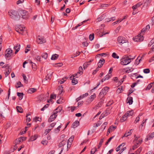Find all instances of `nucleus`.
<instances>
[{
    "label": "nucleus",
    "mask_w": 154,
    "mask_h": 154,
    "mask_svg": "<svg viewBox=\"0 0 154 154\" xmlns=\"http://www.w3.org/2000/svg\"><path fill=\"white\" fill-rule=\"evenodd\" d=\"M8 14L10 17L15 20H19L20 16L18 14L17 11L14 10H11L8 12Z\"/></svg>",
    "instance_id": "nucleus-1"
},
{
    "label": "nucleus",
    "mask_w": 154,
    "mask_h": 154,
    "mask_svg": "<svg viewBox=\"0 0 154 154\" xmlns=\"http://www.w3.org/2000/svg\"><path fill=\"white\" fill-rule=\"evenodd\" d=\"M131 58L127 55L124 56L121 60L120 63L123 65H126L131 62Z\"/></svg>",
    "instance_id": "nucleus-2"
},
{
    "label": "nucleus",
    "mask_w": 154,
    "mask_h": 154,
    "mask_svg": "<svg viewBox=\"0 0 154 154\" xmlns=\"http://www.w3.org/2000/svg\"><path fill=\"white\" fill-rule=\"evenodd\" d=\"M133 111L132 110L128 111L121 118L120 122H124L127 119L128 116H132L133 114Z\"/></svg>",
    "instance_id": "nucleus-3"
},
{
    "label": "nucleus",
    "mask_w": 154,
    "mask_h": 154,
    "mask_svg": "<svg viewBox=\"0 0 154 154\" xmlns=\"http://www.w3.org/2000/svg\"><path fill=\"white\" fill-rule=\"evenodd\" d=\"M15 29L17 32L23 35L25 31V27H23L21 25L16 26L15 27Z\"/></svg>",
    "instance_id": "nucleus-4"
},
{
    "label": "nucleus",
    "mask_w": 154,
    "mask_h": 154,
    "mask_svg": "<svg viewBox=\"0 0 154 154\" xmlns=\"http://www.w3.org/2000/svg\"><path fill=\"white\" fill-rule=\"evenodd\" d=\"M109 88L107 87H106L103 88L99 94V96L100 97H103L105 95L107 92L108 91Z\"/></svg>",
    "instance_id": "nucleus-5"
},
{
    "label": "nucleus",
    "mask_w": 154,
    "mask_h": 154,
    "mask_svg": "<svg viewBox=\"0 0 154 154\" xmlns=\"http://www.w3.org/2000/svg\"><path fill=\"white\" fill-rule=\"evenodd\" d=\"M141 33L140 34H139L135 37H134L133 38V40L135 42H140L142 41L144 39V38L143 36L142 35H141Z\"/></svg>",
    "instance_id": "nucleus-6"
},
{
    "label": "nucleus",
    "mask_w": 154,
    "mask_h": 154,
    "mask_svg": "<svg viewBox=\"0 0 154 154\" xmlns=\"http://www.w3.org/2000/svg\"><path fill=\"white\" fill-rule=\"evenodd\" d=\"M117 41L121 45L124 43L127 42V40L125 37L122 36L119 37L117 38Z\"/></svg>",
    "instance_id": "nucleus-7"
},
{
    "label": "nucleus",
    "mask_w": 154,
    "mask_h": 154,
    "mask_svg": "<svg viewBox=\"0 0 154 154\" xmlns=\"http://www.w3.org/2000/svg\"><path fill=\"white\" fill-rule=\"evenodd\" d=\"M12 52V50L10 48L7 49L5 52V57L6 58L11 57Z\"/></svg>",
    "instance_id": "nucleus-8"
},
{
    "label": "nucleus",
    "mask_w": 154,
    "mask_h": 154,
    "mask_svg": "<svg viewBox=\"0 0 154 154\" xmlns=\"http://www.w3.org/2000/svg\"><path fill=\"white\" fill-rule=\"evenodd\" d=\"M37 42L38 43L42 44L45 43L46 40L42 37L38 35L37 37Z\"/></svg>",
    "instance_id": "nucleus-9"
},
{
    "label": "nucleus",
    "mask_w": 154,
    "mask_h": 154,
    "mask_svg": "<svg viewBox=\"0 0 154 154\" xmlns=\"http://www.w3.org/2000/svg\"><path fill=\"white\" fill-rule=\"evenodd\" d=\"M74 138V136H72L68 140L67 144V149L69 148L70 147V145L71 144L72 142L73 141Z\"/></svg>",
    "instance_id": "nucleus-10"
},
{
    "label": "nucleus",
    "mask_w": 154,
    "mask_h": 154,
    "mask_svg": "<svg viewBox=\"0 0 154 154\" xmlns=\"http://www.w3.org/2000/svg\"><path fill=\"white\" fill-rule=\"evenodd\" d=\"M96 97V95L95 94H94L93 95L91 96V97L88 98L87 101L88 104H90L91 102L94 100Z\"/></svg>",
    "instance_id": "nucleus-11"
},
{
    "label": "nucleus",
    "mask_w": 154,
    "mask_h": 154,
    "mask_svg": "<svg viewBox=\"0 0 154 154\" xmlns=\"http://www.w3.org/2000/svg\"><path fill=\"white\" fill-rule=\"evenodd\" d=\"M20 48V44H17L16 46L14 47V49L15 50V54H16L19 51Z\"/></svg>",
    "instance_id": "nucleus-12"
},
{
    "label": "nucleus",
    "mask_w": 154,
    "mask_h": 154,
    "mask_svg": "<svg viewBox=\"0 0 154 154\" xmlns=\"http://www.w3.org/2000/svg\"><path fill=\"white\" fill-rule=\"evenodd\" d=\"M76 77L75 76H74V75H73V77H72V76H71L70 79L71 80H72V83L73 84V85H75L78 83V81L76 79H75V78L74 77Z\"/></svg>",
    "instance_id": "nucleus-13"
},
{
    "label": "nucleus",
    "mask_w": 154,
    "mask_h": 154,
    "mask_svg": "<svg viewBox=\"0 0 154 154\" xmlns=\"http://www.w3.org/2000/svg\"><path fill=\"white\" fill-rule=\"evenodd\" d=\"M154 137V132L149 134L146 137V140H150L151 138H152Z\"/></svg>",
    "instance_id": "nucleus-14"
},
{
    "label": "nucleus",
    "mask_w": 154,
    "mask_h": 154,
    "mask_svg": "<svg viewBox=\"0 0 154 154\" xmlns=\"http://www.w3.org/2000/svg\"><path fill=\"white\" fill-rule=\"evenodd\" d=\"M105 60L103 59H102L100 60L98 64V67L99 68L101 67L103 65V64L105 63Z\"/></svg>",
    "instance_id": "nucleus-15"
},
{
    "label": "nucleus",
    "mask_w": 154,
    "mask_h": 154,
    "mask_svg": "<svg viewBox=\"0 0 154 154\" xmlns=\"http://www.w3.org/2000/svg\"><path fill=\"white\" fill-rule=\"evenodd\" d=\"M151 0H143V7H147L151 2Z\"/></svg>",
    "instance_id": "nucleus-16"
},
{
    "label": "nucleus",
    "mask_w": 154,
    "mask_h": 154,
    "mask_svg": "<svg viewBox=\"0 0 154 154\" xmlns=\"http://www.w3.org/2000/svg\"><path fill=\"white\" fill-rule=\"evenodd\" d=\"M57 115H54V114L52 115L48 119V122H50L54 120L56 118Z\"/></svg>",
    "instance_id": "nucleus-17"
},
{
    "label": "nucleus",
    "mask_w": 154,
    "mask_h": 154,
    "mask_svg": "<svg viewBox=\"0 0 154 154\" xmlns=\"http://www.w3.org/2000/svg\"><path fill=\"white\" fill-rule=\"evenodd\" d=\"M111 76V75L109 74V73L106 76L103 78L101 80V82H103L106 80L109 79Z\"/></svg>",
    "instance_id": "nucleus-18"
},
{
    "label": "nucleus",
    "mask_w": 154,
    "mask_h": 154,
    "mask_svg": "<svg viewBox=\"0 0 154 154\" xmlns=\"http://www.w3.org/2000/svg\"><path fill=\"white\" fill-rule=\"evenodd\" d=\"M93 60H91L88 62H86L84 63L83 65V68L84 69H85L90 64V63Z\"/></svg>",
    "instance_id": "nucleus-19"
},
{
    "label": "nucleus",
    "mask_w": 154,
    "mask_h": 154,
    "mask_svg": "<svg viewBox=\"0 0 154 154\" xmlns=\"http://www.w3.org/2000/svg\"><path fill=\"white\" fill-rule=\"evenodd\" d=\"M66 143V140H63L59 143L58 145V146L59 147H61L64 145H65Z\"/></svg>",
    "instance_id": "nucleus-20"
},
{
    "label": "nucleus",
    "mask_w": 154,
    "mask_h": 154,
    "mask_svg": "<svg viewBox=\"0 0 154 154\" xmlns=\"http://www.w3.org/2000/svg\"><path fill=\"white\" fill-rule=\"evenodd\" d=\"M143 3H141V2L137 3V4L133 6L132 7V8L133 10H134L137 8L138 7H139L140 5H142Z\"/></svg>",
    "instance_id": "nucleus-21"
},
{
    "label": "nucleus",
    "mask_w": 154,
    "mask_h": 154,
    "mask_svg": "<svg viewBox=\"0 0 154 154\" xmlns=\"http://www.w3.org/2000/svg\"><path fill=\"white\" fill-rule=\"evenodd\" d=\"M79 122L78 121H76L74 122L72 124V127L73 128H76L79 125Z\"/></svg>",
    "instance_id": "nucleus-22"
},
{
    "label": "nucleus",
    "mask_w": 154,
    "mask_h": 154,
    "mask_svg": "<svg viewBox=\"0 0 154 154\" xmlns=\"http://www.w3.org/2000/svg\"><path fill=\"white\" fill-rule=\"evenodd\" d=\"M36 90V89L34 88H30L28 91V93L29 94H32L35 92Z\"/></svg>",
    "instance_id": "nucleus-23"
},
{
    "label": "nucleus",
    "mask_w": 154,
    "mask_h": 154,
    "mask_svg": "<svg viewBox=\"0 0 154 154\" xmlns=\"http://www.w3.org/2000/svg\"><path fill=\"white\" fill-rule=\"evenodd\" d=\"M124 70L126 73H128L129 72H132L134 70V69L131 68V69H130L129 67H128L124 68Z\"/></svg>",
    "instance_id": "nucleus-24"
},
{
    "label": "nucleus",
    "mask_w": 154,
    "mask_h": 154,
    "mask_svg": "<svg viewBox=\"0 0 154 154\" xmlns=\"http://www.w3.org/2000/svg\"><path fill=\"white\" fill-rule=\"evenodd\" d=\"M37 138V134H35L34 136H32L29 139V140L31 141H32L35 140Z\"/></svg>",
    "instance_id": "nucleus-25"
},
{
    "label": "nucleus",
    "mask_w": 154,
    "mask_h": 154,
    "mask_svg": "<svg viewBox=\"0 0 154 154\" xmlns=\"http://www.w3.org/2000/svg\"><path fill=\"white\" fill-rule=\"evenodd\" d=\"M133 97H128L127 100L128 101V103H129V105L132 104L133 102Z\"/></svg>",
    "instance_id": "nucleus-26"
},
{
    "label": "nucleus",
    "mask_w": 154,
    "mask_h": 154,
    "mask_svg": "<svg viewBox=\"0 0 154 154\" xmlns=\"http://www.w3.org/2000/svg\"><path fill=\"white\" fill-rule=\"evenodd\" d=\"M125 143H122L120 145H119V146H118L116 149V150L117 152H118L119 151V150H120L122 148H121V147L122 146V147H123L125 146Z\"/></svg>",
    "instance_id": "nucleus-27"
},
{
    "label": "nucleus",
    "mask_w": 154,
    "mask_h": 154,
    "mask_svg": "<svg viewBox=\"0 0 154 154\" xmlns=\"http://www.w3.org/2000/svg\"><path fill=\"white\" fill-rule=\"evenodd\" d=\"M132 130V129H131L129 131L126 132L125 134L123 136V137H127L131 134V131Z\"/></svg>",
    "instance_id": "nucleus-28"
},
{
    "label": "nucleus",
    "mask_w": 154,
    "mask_h": 154,
    "mask_svg": "<svg viewBox=\"0 0 154 154\" xmlns=\"http://www.w3.org/2000/svg\"><path fill=\"white\" fill-rule=\"evenodd\" d=\"M59 55L58 54H53L51 58V60H56L58 57Z\"/></svg>",
    "instance_id": "nucleus-29"
},
{
    "label": "nucleus",
    "mask_w": 154,
    "mask_h": 154,
    "mask_svg": "<svg viewBox=\"0 0 154 154\" xmlns=\"http://www.w3.org/2000/svg\"><path fill=\"white\" fill-rule=\"evenodd\" d=\"M17 95L19 97V99L20 100H22L23 97V93H17Z\"/></svg>",
    "instance_id": "nucleus-30"
},
{
    "label": "nucleus",
    "mask_w": 154,
    "mask_h": 154,
    "mask_svg": "<svg viewBox=\"0 0 154 154\" xmlns=\"http://www.w3.org/2000/svg\"><path fill=\"white\" fill-rule=\"evenodd\" d=\"M153 84L154 82H151L148 85L147 87L146 88V90H149L151 88V87L153 86Z\"/></svg>",
    "instance_id": "nucleus-31"
},
{
    "label": "nucleus",
    "mask_w": 154,
    "mask_h": 154,
    "mask_svg": "<svg viewBox=\"0 0 154 154\" xmlns=\"http://www.w3.org/2000/svg\"><path fill=\"white\" fill-rule=\"evenodd\" d=\"M16 109L17 111L18 112L20 113H22L23 111V109L20 106H17L16 107Z\"/></svg>",
    "instance_id": "nucleus-32"
},
{
    "label": "nucleus",
    "mask_w": 154,
    "mask_h": 154,
    "mask_svg": "<svg viewBox=\"0 0 154 154\" xmlns=\"http://www.w3.org/2000/svg\"><path fill=\"white\" fill-rule=\"evenodd\" d=\"M115 20V17H113L111 18H106V21L107 22H109V21H110L111 20L114 21Z\"/></svg>",
    "instance_id": "nucleus-33"
},
{
    "label": "nucleus",
    "mask_w": 154,
    "mask_h": 154,
    "mask_svg": "<svg viewBox=\"0 0 154 154\" xmlns=\"http://www.w3.org/2000/svg\"><path fill=\"white\" fill-rule=\"evenodd\" d=\"M142 141V139H141L138 140L136 141L135 143H134V144H136L137 145H140Z\"/></svg>",
    "instance_id": "nucleus-34"
},
{
    "label": "nucleus",
    "mask_w": 154,
    "mask_h": 154,
    "mask_svg": "<svg viewBox=\"0 0 154 154\" xmlns=\"http://www.w3.org/2000/svg\"><path fill=\"white\" fill-rule=\"evenodd\" d=\"M22 76H23V79L24 82L26 83H28V80L27 79V78L26 77V76L23 73L22 74Z\"/></svg>",
    "instance_id": "nucleus-35"
},
{
    "label": "nucleus",
    "mask_w": 154,
    "mask_h": 154,
    "mask_svg": "<svg viewBox=\"0 0 154 154\" xmlns=\"http://www.w3.org/2000/svg\"><path fill=\"white\" fill-rule=\"evenodd\" d=\"M17 84L18 85V86H17V85L15 86V87L17 88L23 86V85L21 83V82L20 81H19L17 83Z\"/></svg>",
    "instance_id": "nucleus-36"
},
{
    "label": "nucleus",
    "mask_w": 154,
    "mask_h": 154,
    "mask_svg": "<svg viewBox=\"0 0 154 154\" xmlns=\"http://www.w3.org/2000/svg\"><path fill=\"white\" fill-rule=\"evenodd\" d=\"M107 123V122H104L101 126V129H103V130H104L106 127Z\"/></svg>",
    "instance_id": "nucleus-37"
},
{
    "label": "nucleus",
    "mask_w": 154,
    "mask_h": 154,
    "mask_svg": "<svg viewBox=\"0 0 154 154\" xmlns=\"http://www.w3.org/2000/svg\"><path fill=\"white\" fill-rule=\"evenodd\" d=\"M29 17V13H26V15H23V17H22V18L24 19H26Z\"/></svg>",
    "instance_id": "nucleus-38"
},
{
    "label": "nucleus",
    "mask_w": 154,
    "mask_h": 154,
    "mask_svg": "<svg viewBox=\"0 0 154 154\" xmlns=\"http://www.w3.org/2000/svg\"><path fill=\"white\" fill-rule=\"evenodd\" d=\"M82 74L83 72H80L79 71L76 73L74 75V76H77L76 77L78 78L79 76H80Z\"/></svg>",
    "instance_id": "nucleus-39"
},
{
    "label": "nucleus",
    "mask_w": 154,
    "mask_h": 154,
    "mask_svg": "<svg viewBox=\"0 0 154 154\" xmlns=\"http://www.w3.org/2000/svg\"><path fill=\"white\" fill-rule=\"evenodd\" d=\"M41 143L43 145L45 146L48 143V141L45 140H43L41 142Z\"/></svg>",
    "instance_id": "nucleus-40"
},
{
    "label": "nucleus",
    "mask_w": 154,
    "mask_h": 154,
    "mask_svg": "<svg viewBox=\"0 0 154 154\" xmlns=\"http://www.w3.org/2000/svg\"><path fill=\"white\" fill-rule=\"evenodd\" d=\"M108 5V4H102L100 5V7L101 8L104 9V8L107 7Z\"/></svg>",
    "instance_id": "nucleus-41"
},
{
    "label": "nucleus",
    "mask_w": 154,
    "mask_h": 154,
    "mask_svg": "<svg viewBox=\"0 0 154 154\" xmlns=\"http://www.w3.org/2000/svg\"><path fill=\"white\" fill-rule=\"evenodd\" d=\"M80 53V52L79 51L77 52L75 54H74V55L72 56L71 57V58H73L75 57H76L77 56L79 55Z\"/></svg>",
    "instance_id": "nucleus-42"
},
{
    "label": "nucleus",
    "mask_w": 154,
    "mask_h": 154,
    "mask_svg": "<svg viewBox=\"0 0 154 154\" xmlns=\"http://www.w3.org/2000/svg\"><path fill=\"white\" fill-rule=\"evenodd\" d=\"M112 56L114 58L119 59V57L117 55L116 53L114 52L112 53Z\"/></svg>",
    "instance_id": "nucleus-43"
},
{
    "label": "nucleus",
    "mask_w": 154,
    "mask_h": 154,
    "mask_svg": "<svg viewBox=\"0 0 154 154\" xmlns=\"http://www.w3.org/2000/svg\"><path fill=\"white\" fill-rule=\"evenodd\" d=\"M42 57L45 59H46L48 57V54L46 53H43L42 55Z\"/></svg>",
    "instance_id": "nucleus-44"
},
{
    "label": "nucleus",
    "mask_w": 154,
    "mask_h": 154,
    "mask_svg": "<svg viewBox=\"0 0 154 154\" xmlns=\"http://www.w3.org/2000/svg\"><path fill=\"white\" fill-rule=\"evenodd\" d=\"M26 13H28V12L27 11H26L25 10H23L20 13V14H21V15L23 17V15H26Z\"/></svg>",
    "instance_id": "nucleus-45"
},
{
    "label": "nucleus",
    "mask_w": 154,
    "mask_h": 154,
    "mask_svg": "<svg viewBox=\"0 0 154 154\" xmlns=\"http://www.w3.org/2000/svg\"><path fill=\"white\" fill-rule=\"evenodd\" d=\"M134 139L133 141V143H135V142L136 141L138 140V139H140V138L139 137H137L136 134H134Z\"/></svg>",
    "instance_id": "nucleus-46"
},
{
    "label": "nucleus",
    "mask_w": 154,
    "mask_h": 154,
    "mask_svg": "<svg viewBox=\"0 0 154 154\" xmlns=\"http://www.w3.org/2000/svg\"><path fill=\"white\" fill-rule=\"evenodd\" d=\"M103 141V139H101L99 142V144L98 146V148L99 149Z\"/></svg>",
    "instance_id": "nucleus-47"
},
{
    "label": "nucleus",
    "mask_w": 154,
    "mask_h": 154,
    "mask_svg": "<svg viewBox=\"0 0 154 154\" xmlns=\"http://www.w3.org/2000/svg\"><path fill=\"white\" fill-rule=\"evenodd\" d=\"M59 89L60 90L59 94H61L63 92V88L62 87V85H61L60 87H59Z\"/></svg>",
    "instance_id": "nucleus-48"
},
{
    "label": "nucleus",
    "mask_w": 154,
    "mask_h": 154,
    "mask_svg": "<svg viewBox=\"0 0 154 154\" xmlns=\"http://www.w3.org/2000/svg\"><path fill=\"white\" fill-rule=\"evenodd\" d=\"M122 87L121 86L119 88H118L116 91L117 93H120L122 92Z\"/></svg>",
    "instance_id": "nucleus-49"
},
{
    "label": "nucleus",
    "mask_w": 154,
    "mask_h": 154,
    "mask_svg": "<svg viewBox=\"0 0 154 154\" xmlns=\"http://www.w3.org/2000/svg\"><path fill=\"white\" fill-rule=\"evenodd\" d=\"M97 151V149L95 147L93 149H92L91 151V154H94L96 151Z\"/></svg>",
    "instance_id": "nucleus-50"
},
{
    "label": "nucleus",
    "mask_w": 154,
    "mask_h": 154,
    "mask_svg": "<svg viewBox=\"0 0 154 154\" xmlns=\"http://www.w3.org/2000/svg\"><path fill=\"white\" fill-rule=\"evenodd\" d=\"M49 105V104H46L41 109V110L42 111L44 110L46 108H47L48 107Z\"/></svg>",
    "instance_id": "nucleus-51"
},
{
    "label": "nucleus",
    "mask_w": 154,
    "mask_h": 154,
    "mask_svg": "<svg viewBox=\"0 0 154 154\" xmlns=\"http://www.w3.org/2000/svg\"><path fill=\"white\" fill-rule=\"evenodd\" d=\"M94 38V34H90L89 36V39L91 41H92L93 40Z\"/></svg>",
    "instance_id": "nucleus-52"
},
{
    "label": "nucleus",
    "mask_w": 154,
    "mask_h": 154,
    "mask_svg": "<svg viewBox=\"0 0 154 154\" xmlns=\"http://www.w3.org/2000/svg\"><path fill=\"white\" fill-rule=\"evenodd\" d=\"M61 128V125L59 126L57 128L55 129V132L56 133H58L60 131V129Z\"/></svg>",
    "instance_id": "nucleus-53"
},
{
    "label": "nucleus",
    "mask_w": 154,
    "mask_h": 154,
    "mask_svg": "<svg viewBox=\"0 0 154 154\" xmlns=\"http://www.w3.org/2000/svg\"><path fill=\"white\" fill-rule=\"evenodd\" d=\"M11 69L9 70V69H8V71L6 72L5 74V76L6 77H7L8 75L11 72Z\"/></svg>",
    "instance_id": "nucleus-54"
},
{
    "label": "nucleus",
    "mask_w": 154,
    "mask_h": 154,
    "mask_svg": "<svg viewBox=\"0 0 154 154\" xmlns=\"http://www.w3.org/2000/svg\"><path fill=\"white\" fill-rule=\"evenodd\" d=\"M143 72L145 73H148L150 72V70L149 69H143Z\"/></svg>",
    "instance_id": "nucleus-55"
},
{
    "label": "nucleus",
    "mask_w": 154,
    "mask_h": 154,
    "mask_svg": "<svg viewBox=\"0 0 154 154\" xmlns=\"http://www.w3.org/2000/svg\"><path fill=\"white\" fill-rule=\"evenodd\" d=\"M154 43V39H152L149 42L148 45V46L149 47H150L151 45H152Z\"/></svg>",
    "instance_id": "nucleus-56"
},
{
    "label": "nucleus",
    "mask_w": 154,
    "mask_h": 154,
    "mask_svg": "<svg viewBox=\"0 0 154 154\" xmlns=\"http://www.w3.org/2000/svg\"><path fill=\"white\" fill-rule=\"evenodd\" d=\"M32 66L33 70L35 71L36 70V66L35 63H33L32 64Z\"/></svg>",
    "instance_id": "nucleus-57"
},
{
    "label": "nucleus",
    "mask_w": 154,
    "mask_h": 154,
    "mask_svg": "<svg viewBox=\"0 0 154 154\" xmlns=\"http://www.w3.org/2000/svg\"><path fill=\"white\" fill-rule=\"evenodd\" d=\"M153 51H154V45L152 46L151 49L148 52V54H149Z\"/></svg>",
    "instance_id": "nucleus-58"
},
{
    "label": "nucleus",
    "mask_w": 154,
    "mask_h": 154,
    "mask_svg": "<svg viewBox=\"0 0 154 154\" xmlns=\"http://www.w3.org/2000/svg\"><path fill=\"white\" fill-rule=\"evenodd\" d=\"M113 103V101H109L108 103L106 104V106H109L111 105Z\"/></svg>",
    "instance_id": "nucleus-59"
},
{
    "label": "nucleus",
    "mask_w": 154,
    "mask_h": 154,
    "mask_svg": "<svg viewBox=\"0 0 154 154\" xmlns=\"http://www.w3.org/2000/svg\"><path fill=\"white\" fill-rule=\"evenodd\" d=\"M21 141V140L20 139V138H18L17 139H16L15 141V143H16V144L19 143Z\"/></svg>",
    "instance_id": "nucleus-60"
},
{
    "label": "nucleus",
    "mask_w": 154,
    "mask_h": 154,
    "mask_svg": "<svg viewBox=\"0 0 154 154\" xmlns=\"http://www.w3.org/2000/svg\"><path fill=\"white\" fill-rule=\"evenodd\" d=\"M2 68H5L8 69H10V66L8 64H6L2 67Z\"/></svg>",
    "instance_id": "nucleus-61"
},
{
    "label": "nucleus",
    "mask_w": 154,
    "mask_h": 154,
    "mask_svg": "<svg viewBox=\"0 0 154 154\" xmlns=\"http://www.w3.org/2000/svg\"><path fill=\"white\" fill-rule=\"evenodd\" d=\"M50 97L51 99H54L56 97V95L54 94H52L50 95Z\"/></svg>",
    "instance_id": "nucleus-62"
},
{
    "label": "nucleus",
    "mask_w": 154,
    "mask_h": 154,
    "mask_svg": "<svg viewBox=\"0 0 154 154\" xmlns=\"http://www.w3.org/2000/svg\"><path fill=\"white\" fill-rule=\"evenodd\" d=\"M139 120H140V117L139 116H138L136 118V119L134 121V123H136L137 122H138L139 121Z\"/></svg>",
    "instance_id": "nucleus-63"
},
{
    "label": "nucleus",
    "mask_w": 154,
    "mask_h": 154,
    "mask_svg": "<svg viewBox=\"0 0 154 154\" xmlns=\"http://www.w3.org/2000/svg\"><path fill=\"white\" fill-rule=\"evenodd\" d=\"M116 128V126H111L110 127L109 129L111 130V131H112L114 130Z\"/></svg>",
    "instance_id": "nucleus-64"
}]
</instances>
